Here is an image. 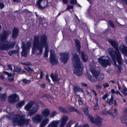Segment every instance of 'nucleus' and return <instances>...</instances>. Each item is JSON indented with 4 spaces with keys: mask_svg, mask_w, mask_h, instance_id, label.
<instances>
[{
    "mask_svg": "<svg viewBox=\"0 0 127 127\" xmlns=\"http://www.w3.org/2000/svg\"><path fill=\"white\" fill-rule=\"evenodd\" d=\"M47 38L45 34L41 35L39 37L38 36L35 35L33 37V41L32 48V53L38 55H41L42 52L43 47H45L44 56L46 57L48 56V49Z\"/></svg>",
    "mask_w": 127,
    "mask_h": 127,
    "instance_id": "obj_1",
    "label": "nucleus"
},
{
    "mask_svg": "<svg viewBox=\"0 0 127 127\" xmlns=\"http://www.w3.org/2000/svg\"><path fill=\"white\" fill-rule=\"evenodd\" d=\"M72 60V63L75 67L74 73L78 76H81L82 74L83 68L81 67V63L78 56L76 54H73Z\"/></svg>",
    "mask_w": 127,
    "mask_h": 127,
    "instance_id": "obj_2",
    "label": "nucleus"
},
{
    "mask_svg": "<svg viewBox=\"0 0 127 127\" xmlns=\"http://www.w3.org/2000/svg\"><path fill=\"white\" fill-rule=\"evenodd\" d=\"M30 119H27L24 118L22 115L18 114L15 115L12 119L13 125L18 124L20 126L26 125L27 127H32V126L29 123Z\"/></svg>",
    "mask_w": 127,
    "mask_h": 127,
    "instance_id": "obj_3",
    "label": "nucleus"
},
{
    "mask_svg": "<svg viewBox=\"0 0 127 127\" xmlns=\"http://www.w3.org/2000/svg\"><path fill=\"white\" fill-rule=\"evenodd\" d=\"M108 51L109 54L111 57L114 64L116 65L117 60L119 64H121L122 58L120 51H114L112 48H109Z\"/></svg>",
    "mask_w": 127,
    "mask_h": 127,
    "instance_id": "obj_4",
    "label": "nucleus"
},
{
    "mask_svg": "<svg viewBox=\"0 0 127 127\" xmlns=\"http://www.w3.org/2000/svg\"><path fill=\"white\" fill-rule=\"evenodd\" d=\"M90 70L97 81H101L104 78V75L102 74L99 75L100 69L99 67H95L92 66Z\"/></svg>",
    "mask_w": 127,
    "mask_h": 127,
    "instance_id": "obj_5",
    "label": "nucleus"
},
{
    "mask_svg": "<svg viewBox=\"0 0 127 127\" xmlns=\"http://www.w3.org/2000/svg\"><path fill=\"white\" fill-rule=\"evenodd\" d=\"M98 62L102 66L106 67L107 65H111V59L108 56L100 57L98 59Z\"/></svg>",
    "mask_w": 127,
    "mask_h": 127,
    "instance_id": "obj_6",
    "label": "nucleus"
},
{
    "mask_svg": "<svg viewBox=\"0 0 127 127\" xmlns=\"http://www.w3.org/2000/svg\"><path fill=\"white\" fill-rule=\"evenodd\" d=\"M1 41L0 43V49L1 50H6L9 48H13L16 43V42L6 41L4 43Z\"/></svg>",
    "mask_w": 127,
    "mask_h": 127,
    "instance_id": "obj_7",
    "label": "nucleus"
},
{
    "mask_svg": "<svg viewBox=\"0 0 127 127\" xmlns=\"http://www.w3.org/2000/svg\"><path fill=\"white\" fill-rule=\"evenodd\" d=\"M59 55L62 62L64 64L66 63L69 59V56L68 52H61Z\"/></svg>",
    "mask_w": 127,
    "mask_h": 127,
    "instance_id": "obj_8",
    "label": "nucleus"
},
{
    "mask_svg": "<svg viewBox=\"0 0 127 127\" xmlns=\"http://www.w3.org/2000/svg\"><path fill=\"white\" fill-rule=\"evenodd\" d=\"M36 7L40 9H43L46 6V3L45 0H38L36 3Z\"/></svg>",
    "mask_w": 127,
    "mask_h": 127,
    "instance_id": "obj_9",
    "label": "nucleus"
},
{
    "mask_svg": "<svg viewBox=\"0 0 127 127\" xmlns=\"http://www.w3.org/2000/svg\"><path fill=\"white\" fill-rule=\"evenodd\" d=\"M11 33V32L9 31H4L3 34L0 35L1 41H3L6 40Z\"/></svg>",
    "mask_w": 127,
    "mask_h": 127,
    "instance_id": "obj_10",
    "label": "nucleus"
},
{
    "mask_svg": "<svg viewBox=\"0 0 127 127\" xmlns=\"http://www.w3.org/2000/svg\"><path fill=\"white\" fill-rule=\"evenodd\" d=\"M19 99V97L16 94L10 96L8 99V100L10 103L16 102Z\"/></svg>",
    "mask_w": 127,
    "mask_h": 127,
    "instance_id": "obj_11",
    "label": "nucleus"
},
{
    "mask_svg": "<svg viewBox=\"0 0 127 127\" xmlns=\"http://www.w3.org/2000/svg\"><path fill=\"white\" fill-rule=\"evenodd\" d=\"M43 119L41 115L36 114L34 117L32 118V120L36 123H39Z\"/></svg>",
    "mask_w": 127,
    "mask_h": 127,
    "instance_id": "obj_12",
    "label": "nucleus"
},
{
    "mask_svg": "<svg viewBox=\"0 0 127 127\" xmlns=\"http://www.w3.org/2000/svg\"><path fill=\"white\" fill-rule=\"evenodd\" d=\"M38 106L37 105L34 106L29 112L28 115L31 116L35 114L38 111Z\"/></svg>",
    "mask_w": 127,
    "mask_h": 127,
    "instance_id": "obj_13",
    "label": "nucleus"
},
{
    "mask_svg": "<svg viewBox=\"0 0 127 127\" xmlns=\"http://www.w3.org/2000/svg\"><path fill=\"white\" fill-rule=\"evenodd\" d=\"M108 42L112 45L115 49L116 51H119L118 48V43L114 40H112L111 39L108 40Z\"/></svg>",
    "mask_w": 127,
    "mask_h": 127,
    "instance_id": "obj_14",
    "label": "nucleus"
},
{
    "mask_svg": "<svg viewBox=\"0 0 127 127\" xmlns=\"http://www.w3.org/2000/svg\"><path fill=\"white\" fill-rule=\"evenodd\" d=\"M68 117L67 116H63L61 119V122L59 127H64L65 124L68 120Z\"/></svg>",
    "mask_w": 127,
    "mask_h": 127,
    "instance_id": "obj_15",
    "label": "nucleus"
},
{
    "mask_svg": "<svg viewBox=\"0 0 127 127\" xmlns=\"http://www.w3.org/2000/svg\"><path fill=\"white\" fill-rule=\"evenodd\" d=\"M19 33V29L18 28L15 27L13 30L12 34V37L14 39H15L17 37Z\"/></svg>",
    "mask_w": 127,
    "mask_h": 127,
    "instance_id": "obj_16",
    "label": "nucleus"
},
{
    "mask_svg": "<svg viewBox=\"0 0 127 127\" xmlns=\"http://www.w3.org/2000/svg\"><path fill=\"white\" fill-rule=\"evenodd\" d=\"M60 122V120H54L50 123L48 127H58Z\"/></svg>",
    "mask_w": 127,
    "mask_h": 127,
    "instance_id": "obj_17",
    "label": "nucleus"
},
{
    "mask_svg": "<svg viewBox=\"0 0 127 127\" xmlns=\"http://www.w3.org/2000/svg\"><path fill=\"white\" fill-rule=\"evenodd\" d=\"M22 49L27 50L29 49L31 46V43L29 41H27L26 44H25L23 42H22Z\"/></svg>",
    "mask_w": 127,
    "mask_h": 127,
    "instance_id": "obj_18",
    "label": "nucleus"
},
{
    "mask_svg": "<svg viewBox=\"0 0 127 127\" xmlns=\"http://www.w3.org/2000/svg\"><path fill=\"white\" fill-rule=\"evenodd\" d=\"M50 113V111L48 109H44L41 112L42 115L43 117H48Z\"/></svg>",
    "mask_w": 127,
    "mask_h": 127,
    "instance_id": "obj_19",
    "label": "nucleus"
},
{
    "mask_svg": "<svg viewBox=\"0 0 127 127\" xmlns=\"http://www.w3.org/2000/svg\"><path fill=\"white\" fill-rule=\"evenodd\" d=\"M120 49L123 54L127 56V47L124 45H122L120 46Z\"/></svg>",
    "mask_w": 127,
    "mask_h": 127,
    "instance_id": "obj_20",
    "label": "nucleus"
},
{
    "mask_svg": "<svg viewBox=\"0 0 127 127\" xmlns=\"http://www.w3.org/2000/svg\"><path fill=\"white\" fill-rule=\"evenodd\" d=\"M50 76L53 81L55 82H57L60 80V79L58 77V75L56 74H53L52 73Z\"/></svg>",
    "mask_w": 127,
    "mask_h": 127,
    "instance_id": "obj_21",
    "label": "nucleus"
},
{
    "mask_svg": "<svg viewBox=\"0 0 127 127\" xmlns=\"http://www.w3.org/2000/svg\"><path fill=\"white\" fill-rule=\"evenodd\" d=\"M49 60L51 64L52 65L57 64L58 63V61L55 57L50 58Z\"/></svg>",
    "mask_w": 127,
    "mask_h": 127,
    "instance_id": "obj_22",
    "label": "nucleus"
},
{
    "mask_svg": "<svg viewBox=\"0 0 127 127\" xmlns=\"http://www.w3.org/2000/svg\"><path fill=\"white\" fill-rule=\"evenodd\" d=\"M34 102L33 101H31L28 103L25 106V109L27 111H29L32 106L34 104Z\"/></svg>",
    "mask_w": 127,
    "mask_h": 127,
    "instance_id": "obj_23",
    "label": "nucleus"
},
{
    "mask_svg": "<svg viewBox=\"0 0 127 127\" xmlns=\"http://www.w3.org/2000/svg\"><path fill=\"white\" fill-rule=\"evenodd\" d=\"M49 120L48 118H45L43 120L41 123L39 127H44L46 124L48 123Z\"/></svg>",
    "mask_w": 127,
    "mask_h": 127,
    "instance_id": "obj_24",
    "label": "nucleus"
},
{
    "mask_svg": "<svg viewBox=\"0 0 127 127\" xmlns=\"http://www.w3.org/2000/svg\"><path fill=\"white\" fill-rule=\"evenodd\" d=\"M102 120L101 118L98 117L97 118L95 119L94 123L98 126L99 127L102 125Z\"/></svg>",
    "mask_w": 127,
    "mask_h": 127,
    "instance_id": "obj_25",
    "label": "nucleus"
},
{
    "mask_svg": "<svg viewBox=\"0 0 127 127\" xmlns=\"http://www.w3.org/2000/svg\"><path fill=\"white\" fill-rule=\"evenodd\" d=\"M82 60L84 62H86L88 59V57L86 53L83 52H80Z\"/></svg>",
    "mask_w": 127,
    "mask_h": 127,
    "instance_id": "obj_26",
    "label": "nucleus"
},
{
    "mask_svg": "<svg viewBox=\"0 0 127 127\" xmlns=\"http://www.w3.org/2000/svg\"><path fill=\"white\" fill-rule=\"evenodd\" d=\"M75 43L77 48V49L78 51L79 52L80 48V43L79 40L77 39L75 40Z\"/></svg>",
    "mask_w": 127,
    "mask_h": 127,
    "instance_id": "obj_27",
    "label": "nucleus"
},
{
    "mask_svg": "<svg viewBox=\"0 0 127 127\" xmlns=\"http://www.w3.org/2000/svg\"><path fill=\"white\" fill-rule=\"evenodd\" d=\"M73 90L74 91V93H76V92H83V90L81 88H79L77 86H74V87Z\"/></svg>",
    "mask_w": 127,
    "mask_h": 127,
    "instance_id": "obj_28",
    "label": "nucleus"
},
{
    "mask_svg": "<svg viewBox=\"0 0 127 127\" xmlns=\"http://www.w3.org/2000/svg\"><path fill=\"white\" fill-rule=\"evenodd\" d=\"M121 122L127 126V117L125 116H122L121 119Z\"/></svg>",
    "mask_w": 127,
    "mask_h": 127,
    "instance_id": "obj_29",
    "label": "nucleus"
},
{
    "mask_svg": "<svg viewBox=\"0 0 127 127\" xmlns=\"http://www.w3.org/2000/svg\"><path fill=\"white\" fill-rule=\"evenodd\" d=\"M114 100V99L113 96H111V97L110 99H107V102L110 105H112L113 104V101Z\"/></svg>",
    "mask_w": 127,
    "mask_h": 127,
    "instance_id": "obj_30",
    "label": "nucleus"
},
{
    "mask_svg": "<svg viewBox=\"0 0 127 127\" xmlns=\"http://www.w3.org/2000/svg\"><path fill=\"white\" fill-rule=\"evenodd\" d=\"M25 104V101H22L20 102L16 105V107L17 108H20L23 105Z\"/></svg>",
    "mask_w": 127,
    "mask_h": 127,
    "instance_id": "obj_31",
    "label": "nucleus"
},
{
    "mask_svg": "<svg viewBox=\"0 0 127 127\" xmlns=\"http://www.w3.org/2000/svg\"><path fill=\"white\" fill-rule=\"evenodd\" d=\"M27 50L22 49V51L21 53L22 56L26 57L27 55Z\"/></svg>",
    "mask_w": 127,
    "mask_h": 127,
    "instance_id": "obj_32",
    "label": "nucleus"
},
{
    "mask_svg": "<svg viewBox=\"0 0 127 127\" xmlns=\"http://www.w3.org/2000/svg\"><path fill=\"white\" fill-rule=\"evenodd\" d=\"M6 95L5 93L1 95L0 98L2 100H6Z\"/></svg>",
    "mask_w": 127,
    "mask_h": 127,
    "instance_id": "obj_33",
    "label": "nucleus"
},
{
    "mask_svg": "<svg viewBox=\"0 0 127 127\" xmlns=\"http://www.w3.org/2000/svg\"><path fill=\"white\" fill-rule=\"evenodd\" d=\"M101 113L102 114H108L109 115H112V113L109 111H106L105 110L102 111L101 112Z\"/></svg>",
    "mask_w": 127,
    "mask_h": 127,
    "instance_id": "obj_34",
    "label": "nucleus"
},
{
    "mask_svg": "<svg viewBox=\"0 0 127 127\" xmlns=\"http://www.w3.org/2000/svg\"><path fill=\"white\" fill-rule=\"evenodd\" d=\"M59 110L61 111L63 113H67V110L64 108L62 107H60L59 108Z\"/></svg>",
    "mask_w": 127,
    "mask_h": 127,
    "instance_id": "obj_35",
    "label": "nucleus"
},
{
    "mask_svg": "<svg viewBox=\"0 0 127 127\" xmlns=\"http://www.w3.org/2000/svg\"><path fill=\"white\" fill-rule=\"evenodd\" d=\"M50 57H55L56 54L54 51L52 50H51L50 51Z\"/></svg>",
    "mask_w": 127,
    "mask_h": 127,
    "instance_id": "obj_36",
    "label": "nucleus"
},
{
    "mask_svg": "<svg viewBox=\"0 0 127 127\" xmlns=\"http://www.w3.org/2000/svg\"><path fill=\"white\" fill-rule=\"evenodd\" d=\"M88 117L89 119L91 122L92 123H94L95 122L94 118L92 115H89Z\"/></svg>",
    "mask_w": 127,
    "mask_h": 127,
    "instance_id": "obj_37",
    "label": "nucleus"
},
{
    "mask_svg": "<svg viewBox=\"0 0 127 127\" xmlns=\"http://www.w3.org/2000/svg\"><path fill=\"white\" fill-rule=\"evenodd\" d=\"M69 109L70 112L72 111L75 112H78L77 110L73 107H69Z\"/></svg>",
    "mask_w": 127,
    "mask_h": 127,
    "instance_id": "obj_38",
    "label": "nucleus"
},
{
    "mask_svg": "<svg viewBox=\"0 0 127 127\" xmlns=\"http://www.w3.org/2000/svg\"><path fill=\"white\" fill-rule=\"evenodd\" d=\"M108 23L110 26L112 28H115L114 24L111 20H109Z\"/></svg>",
    "mask_w": 127,
    "mask_h": 127,
    "instance_id": "obj_39",
    "label": "nucleus"
},
{
    "mask_svg": "<svg viewBox=\"0 0 127 127\" xmlns=\"http://www.w3.org/2000/svg\"><path fill=\"white\" fill-rule=\"evenodd\" d=\"M57 114V112L55 111H54L52 112L50 114V117L52 118L54 117Z\"/></svg>",
    "mask_w": 127,
    "mask_h": 127,
    "instance_id": "obj_40",
    "label": "nucleus"
},
{
    "mask_svg": "<svg viewBox=\"0 0 127 127\" xmlns=\"http://www.w3.org/2000/svg\"><path fill=\"white\" fill-rule=\"evenodd\" d=\"M88 78L92 82H94L95 81V79L90 75H88Z\"/></svg>",
    "mask_w": 127,
    "mask_h": 127,
    "instance_id": "obj_41",
    "label": "nucleus"
},
{
    "mask_svg": "<svg viewBox=\"0 0 127 127\" xmlns=\"http://www.w3.org/2000/svg\"><path fill=\"white\" fill-rule=\"evenodd\" d=\"M22 81H23V83L24 84L29 83L30 82V80H27L25 79L23 80Z\"/></svg>",
    "mask_w": 127,
    "mask_h": 127,
    "instance_id": "obj_42",
    "label": "nucleus"
},
{
    "mask_svg": "<svg viewBox=\"0 0 127 127\" xmlns=\"http://www.w3.org/2000/svg\"><path fill=\"white\" fill-rule=\"evenodd\" d=\"M77 3L76 0H70V3L71 4H75Z\"/></svg>",
    "mask_w": 127,
    "mask_h": 127,
    "instance_id": "obj_43",
    "label": "nucleus"
},
{
    "mask_svg": "<svg viewBox=\"0 0 127 127\" xmlns=\"http://www.w3.org/2000/svg\"><path fill=\"white\" fill-rule=\"evenodd\" d=\"M99 109V106L98 105V103L97 102H96V104H95V106L94 109L95 110H97Z\"/></svg>",
    "mask_w": 127,
    "mask_h": 127,
    "instance_id": "obj_44",
    "label": "nucleus"
},
{
    "mask_svg": "<svg viewBox=\"0 0 127 127\" xmlns=\"http://www.w3.org/2000/svg\"><path fill=\"white\" fill-rule=\"evenodd\" d=\"M123 93L124 95L125 96L127 95V89L126 88L124 89L123 90Z\"/></svg>",
    "mask_w": 127,
    "mask_h": 127,
    "instance_id": "obj_45",
    "label": "nucleus"
},
{
    "mask_svg": "<svg viewBox=\"0 0 127 127\" xmlns=\"http://www.w3.org/2000/svg\"><path fill=\"white\" fill-rule=\"evenodd\" d=\"M89 113L88 109V108H86L84 111V113L86 115H88Z\"/></svg>",
    "mask_w": 127,
    "mask_h": 127,
    "instance_id": "obj_46",
    "label": "nucleus"
},
{
    "mask_svg": "<svg viewBox=\"0 0 127 127\" xmlns=\"http://www.w3.org/2000/svg\"><path fill=\"white\" fill-rule=\"evenodd\" d=\"M22 70V69L21 67H17L15 69V71L16 72H19Z\"/></svg>",
    "mask_w": 127,
    "mask_h": 127,
    "instance_id": "obj_47",
    "label": "nucleus"
},
{
    "mask_svg": "<svg viewBox=\"0 0 127 127\" xmlns=\"http://www.w3.org/2000/svg\"><path fill=\"white\" fill-rule=\"evenodd\" d=\"M73 8V6L72 5H67L66 10H69L70 9H72Z\"/></svg>",
    "mask_w": 127,
    "mask_h": 127,
    "instance_id": "obj_48",
    "label": "nucleus"
},
{
    "mask_svg": "<svg viewBox=\"0 0 127 127\" xmlns=\"http://www.w3.org/2000/svg\"><path fill=\"white\" fill-rule=\"evenodd\" d=\"M18 49H17V50H12V53H13V54H16L19 51V48H18Z\"/></svg>",
    "mask_w": 127,
    "mask_h": 127,
    "instance_id": "obj_49",
    "label": "nucleus"
},
{
    "mask_svg": "<svg viewBox=\"0 0 127 127\" xmlns=\"http://www.w3.org/2000/svg\"><path fill=\"white\" fill-rule=\"evenodd\" d=\"M7 66L8 67V68L11 70H12V67H13V65H11L10 64H8Z\"/></svg>",
    "mask_w": 127,
    "mask_h": 127,
    "instance_id": "obj_50",
    "label": "nucleus"
},
{
    "mask_svg": "<svg viewBox=\"0 0 127 127\" xmlns=\"http://www.w3.org/2000/svg\"><path fill=\"white\" fill-rule=\"evenodd\" d=\"M108 94H105L102 97V99L103 100H105L108 97Z\"/></svg>",
    "mask_w": 127,
    "mask_h": 127,
    "instance_id": "obj_51",
    "label": "nucleus"
},
{
    "mask_svg": "<svg viewBox=\"0 0 127 127\" xmlns=\"http://www.w3.org/2000/svg\"><path fill=\"white\" fill-rule=\"evenodd\" d=\"M114 64H115V65H116V66H117V68L118 69V70H119V72H120V73L121 72V67L120 66H119V65H117L116 64H116H114Z\"/></svg>",
    "mask_w": 127,
    "mask_h": 127,
    "instance_id": "obj_52",
    "label": "nucleus"
},
{
    "mask_svg": "<svg viewBox=\"0 0 127 127\" xmlns=\"http://www.w3.org/2000/svg\"><path fill=\"white\" fill-rule=\"evenodd\" d=\"M4 7V4L2 3H0V9H2Z\"/></svg>",
    "mask_w": 127,
    "mask_h": 127,
    "instance_id": "obj_53",
    "label": "nucleus"
},
{
    "mask_svg": "<svg viewBox=\"0 0 127 127\" xmlns=\"http://www.w3.org/2000/svg\"><path fill=\"white\" fill-rule=\"evenodd\" d=\"M114 113L115 115H114V116H118V114L117 110L116 109L114 110Z\"/></svg>",
    "mask_w": 127,
    "mask_h": 127,
    "instance_id": "obj_54",
    "label": "nucleus"
},
{
    "mask_svg": "<svg viewBox=\"0 0 127 127\" xmlns=\"http://www.w3.org/2000/svg\"><path fill=\"white\" fill-rule=\"evenodd\" d=\"M0 78L3 80H5V78L3 75H0Z\"/></svg>",
    "mask_w": 127,
    "mask_h": 127,
    "instance_id": "obj_55",
    "label": "nucleus"
},
{
    "mask_svg": "<svg viewBox=\"0 0 127 127\" xmlns=\"http://www.w3.org/2000/svg\"><path fill=\"white\" fill-rule=\"evenodd\" d=\"M71 123V121H69L67 124L66 127H70Z\"/></svg>",
    "mask_w": 127,
    "mask_h": 127,
    "instance_id": "obj_56",
    "label": "nucleus"
},
{
    "mask_svg": "<svg viewBox=\"0 0 127 127\" xmlns=\"http://www.w3.org/2000/svg\"><path fill=\"white\" fill-rule=\"evenodd\" d=\"M109 86V84L107 83H104L103 84V86L104 87H108Z\"/></svg>",
    "mask_w": 127,
    "mask_h": 127,
    "instance_id": "obj_57",
    "label": "nucleus"
},
{
    "mask_svg": "<svg viewBox=\"0 0 127 127\" xmlns=\"http://www.w3.org/2000/svg\"><path fill=\"white\" fill-rule=\"evenodd\" d=\"M33 70L31 69V68L30 67H28V70L27 71L29 72V73H31L32 71Z\"/></svg>",
    "mask_w": 127,
    "mask_h": 127,
    "instance_id": "obj_58",
    "label": "nucleus"
},
{
    "mask_svg": "<svg viewBox=\"0 0 127 127\" xmlns=\"http://www.w3.org/2000/svg\"><path fill=\"white\" fill-rule=\"evenodd\" d=\"M78 102L79 104L81 105H82L83 104V102L81 100H78Z\"/></svg>",
    "mask_w": 127,
    "mask_h": 127,
    "instance_id": "obj_59",
    "label": "nucleus"
},
{
    "mask_svg": "<svg viewBox=\"0 0 127 127\" xmlns=\"http://www.w3.org/2000/svg\"><path fill=\"white\" fill-rule=\"evenodd\" d=\"M122 1L123 3L124 4V3L126 4L127 5V0H121Z\"/></svg>",
    "mask_w": 127,
    "mask_h": 127,
    "instance_id": "obj_60",
    "label": "nucleus"
},
{
    "mask_svg": "<svg viewBox=\"0 0 127 127\" xmlns=\"http://www.w3.org/2000/svg\"><path fill=\"white\" fill-rule=\"evenodd\" d=\"M92 92L93 93L95 96H96L97 95V94L96 93L94 89H93L92 91Z\"/></svg>",
    "mask_w": 127,
    "mask_h": 127,
    "instance_id": "obj_61",
    "label": "nucleus"
},
{
    "mask_svg": "<svg viewBox=\"0 0 127 127\" xmlns=\"http://www.w3.org/2000/svg\"><path fill=\"white\" fill-rule=\"evenodd\" d=\"M8 54L10 56H11L12 55L14 54L12 50L9 51L8 52Z\"/></svg>",
    "mask_w": 127,
    "mask_h": 127,
    "instance_id": "obj_62",
    "label": "nucleus"
},
{
    "mask_svg": "<svg viewBox=\"0 0 127 127\" xmlns=\"http://www.w3.org/2000/svg\"><path fill=\"white\" fill-rule=\"evenodd\" d=\"M63 3L66 4L68 2V0H63Z\"/></svg>",
    "mask_w": 127,
    "mask_h": 127,
    "instance_id": "obj_63",
    "label": "nucleus"
},
{
    "mask_svg": "<svg viewBox=\"0 0 127 127\" xmlns=\"http://www.w3.org/2000/svg\"><path fill=\"white\" fill-rule=\"evenodd\" d=\"M43 72L42 71H41V73H40V79H41L43 75Z\"/></svg>",
    "mask_w": 127,
    "mask_h": 127,
    "instance_id": "obj_64",
    "label": "nucleus"
}]
</instances>
